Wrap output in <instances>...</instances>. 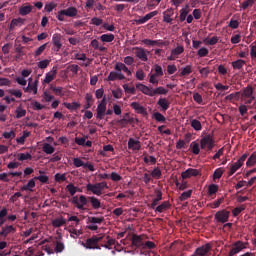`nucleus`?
Segmentation results:
<instances>
[{"label":"nucleus","mask_w":256,"mask_h":256,"mask_svg":"<svg viewBox=\"0 0 256 256\" xmlns=\"http://www.w3.org/2000/svg\"><path fill=\"white\" fill-rule=\"evenodd\" d=\"M103 189H109V185H107V182L105 181L96 184L88 183L86 185V190L90 191V193H93V195H97L98 197L103 195Z\"/></svg>","instance_id":"obj_1"},{"label":"nucleus","mask_w":256,"mask_h":256,"mask_svg":"<svg viewBox=\"0 0 256 256\" xmlns=\"http://www.w3.org/2000/svg\"><path fill=\"white\" fill-rule=\"evenodd\" d=\"M215 147V138L212 134H206L204 137L200 140V148L203 151H213V148Z\"/></svg>","instance_id":"obj_2"},{"label":"nucleus","mask_w":256,"mask_h":256,"mask_svg":"<svg viewBox=\"0 0 256 256\" xmlns=\"http://www.w3.org/2000/svg\"><path fill=\"white\" fill-rule=\"evenodd\" d=\"M100 241H103V236L94 235L91 238H88L86 242H82V245L85 247V249L101 250V246H99Z\"/></svg>","instance_id":"obj_3"},{"label":"nucleus","mask_w":256,"mask_h":256,"mask_svg":"<svg viewBox=\"0 0 256 256\" xmlns=\"http://www.w3.org/2000/svg\"><path fill=\"white\" fill-rule=\"evenodd\" d=\"M77 13H79L77 8L71 6V7H68L67 9L60 10L58 12L57 19L58 21H65V17L74 18V17H77Z\"/></svg>","instance_id":"obj_4"},{"label":"nucleus","mask_w":256,"mask_h":256,"mask_svg":"<svg viewBox=\"0 0 256 256\" xmlns=\"http://www.w3.org/2000/svg\"><path fill=\"white\" fill-rule=\"evenodd\" d=\"M145 239H147L146 235H138V234H133L132 235V247H134L135 249H140L141 251H143V247L145 244Z\"/></svg>","instance_id":"obj_5"},{"label":"nucleus","mask_w":256,"mask_h":256,"mask_svg":"<svg viewBox=\"0 0 256 256\" xmlns=\"http://www.w3.org/2000/svg\"><path fill=\"white\" fill-rule=\"evenodd\" d=\"M72 203L73 205H76L79 211H85V207H87V203H89V200H87V197L85 195H80L79 198L77 196H74L72 199Z\"/></svg>","instance_id":"obj_6"},{"label":"nucleus","mask_w":256,"mask_h":256,"mask_svg":"<svg viewBox=\"0 0 256 256\" xmlns=\"http://www.w3.org/2000/svg\"><path fill=\"white\" fill-rule=\"evenodd\" d=\"M132 51L134 55H136L137 59H140V61L147 62L149 61V51L145 50L143 47H133Z\"/></svg>","instance_id":"obj_7"},{"label":"nucleus","mask_w":256,"mask_h":256,"mask_svg":"<svg viewBox=\"0 0 256 256\" xmlns=\"http://www.w3.org/2000/svg\"><path fill=\"white\" fill-rule=\"evenodd\" d=\"M230 215V211L223 209L216 212L214 219L217 221V223H227V221H229Z\"/></svg>","instance_id":"obj_8"},{"label":"nucleus","mask_w":256,"mask_h":256,"mask_svg":"<svg viewBox=\"0 0 256 256\" xmlns=\"http://www.w3.org/2000/svg\"><path fill=\"white\" fill-rule=\"evenodd\" d=\"M73 165L77 168L83 167L84 169H88L91 172L95 171V166L93 165V163L91 162L84 163L83 160H81L80 158H74Z\"/></svg>","instance_id":"obj_9"},{"label":"nucleus","mask_w":256,"mask_h":256,"mask_svg":"<svg viewBox=\"0 0 256 256\" xmlns=\"http://www.w3.org/2000/svg\"><path fill=\"white\" fill-rule=\"evenodd\" d=\"M24 93H33L37 95L39 91V80L36 79L33 83L29 82L27 87H23Z\"/></svg>","instance_id":"obj_10"},{"label":"nucleus","mask_w":256,"mask_h":256,"mask_svg":"<svg viewBox=\"0 0 256 256\" xmlns=\"http://www.w3.org/2000/svg\"><path fill=\"white\" fill-rule=\"evenodd\" d=\"M198 175H201V171L194 168H188L181 173L182 179H191V177H198Z\"/></svg>","instance_id":"obj_11"},{"label":"nucleus","mask_w":256,"mask_h":256,"mask_svg":"<svg viewBox=\"0 0 256 256\" xmlns=\"http://www.w3.org/2000/svg\"><path fill=\"white\" fill-rule=\"evenodd\" d=\"M62 38H63V36H61V34H59V33H55L52 36V43H53L54 47H56L55 51L57 53H59V51H61V47H63V43H61Z\"/></svg>","instance_id":"obj_12"},{"label":"nucleus","mask_w":256,"mask_h":256,"mask_svg":"<svg viewBox=\"0 0 256 256\" xmlns=\"http://www.w3.org/2000/svg\"><path fill=\"white\" fill-rule=\"evenodd\" d=\"M173 15H175V10H173V8H168L165 10L163 12V22L171 25V23H173V18H171Z\"/></svg>","instance_id":"obj_13"},{"label":"nucleus","mask_w":256,"mask_h":256,"mask_svg":"<svg viewBox=\"0 0 256 256\" xmlns=\"http://www.w3.org/2000/svg\"><path fill=\"white\" fill-rule=\"evenodd\" d=\"M158 13V11L150 12L146 14L144 17L135 20V22L137 23V25H143L144 23H147V21L153 19V17L157 16Z\"/></svg>","instance_id":"obj_14"},{"label":"nucleus","mask_w":256,"mask_h":256,"mask_svg":"<svg viewBox=\"0 0 256 256\" xmlns=\"http://www.w3.org/2000/svg\"><path fill=\"white\" fill-rule=\"evenodd\" d=\"M171 209V203L169 201H164L160 205L156 206L153 211L156 213H165V211H169Z\"/></svg>","instance_id":"obj_15"},{"label":"nucleus","mask_w":256,"mask_h":256,"mask_svg":"<svg viewBox=\"0 0 256 256\" xmlns=\"http://www.w3.org/2000/svg\"><path fill=\"white\" fill-rule=\"evenodd\" d=\"M16 229L13 225H6L1 228L0 237H7L11 235V233H15Z\"/></svg>","instance_id":"obj_16"},{"label":"nucleus","mask_w":256,"mask_h":256,"mask_svg":"<svg viewBox=\"0 0 256 256\" xmlns=\"http://www.w3.org/2000/svg\"><path fill=\"white\" fill-rule=\"evenodd\" d=\"M156 198L153 199L152 203L149 205L150 209H155L159 205V201H163V192L161 190H155Z\"/></svg>","instance_id":"obj_17"},{"label":"nucleus","mask_w":256,"mask_h":256,"mask_svg":"<svg viewBox=\"0 0 256 256\" xmlns=\"http://www.w3.org/2000/svg\"><path fill=\"white\" fill-rule=\"evenodd\" d=\"M128 149H132V151L141 150V142L139 140L129 138V140H128Z\"/></svg>","instance_id":"obj_18"},{"label":"nucleus","mask_w":256,"mask_h":256,"mask_svg":"<svg viewBox=\"0 0 256 256\" xmlns=\"http://www.w3.org/2000/svg\"><path fill=\"white\" fill-rule=\"evenodd\" d=\"M136 87L139 89V91L143 92L144 95H148V97H153V89L149 88L145 84L138 83L136 84Z\"/></svg>","instance_id":"obj_19"},{"label":"nucleus","mask_w":256,"mask_h":256,"mask_svg":"<svg viewBox=\"0 0 256 256\" xmlns=\"http://www.w3.org/2000/svg\"><path fill=\"white\" fill-rule=\"evenodd\" d=\"M117 79H119V81H123V79H125V75L121 72L115 71L109 73L108 81H117Z\"/></svg>","instance_id":"obj_20"},{"label":"nucleus","mask_w":256,"mask_h":256,"mask_svg":"<svg viewBox=\"0 0 256 256\" xmlns=\"http://www.w3.org/2000/svg\"><path fill=\"white\" fill-rule=\"evenodd\" d=\"M157 105L160 106L161 111H167L171 105V102L167 98H159Z\"/></svg>","instance_id":"obj_21"},{"label":"nucleus","mask_w":256,"mask_h":256,"mask_svg":"<svg viewBox=\"0 0 256 256\" xmlns=\"http://www.w3.org/2000/svg\"><path fill=\"white\" fill-rule=\"evenodd\" d=\"M55 77H57V67H53L52 71H50L46 74L44 83H47V84L51 83V81H53L55 79Z\"/></svg>","instance_id":"obj_22"},{"label":"nucleus","mask_w":256,"mask_h":256,"mask_svg":"<svg viewBox=\"0 0 256 256\" xmlns=\"http://www.w3.org/2000/svg\"><path fill=\"white\" fill-rule=\"evenodd\" d=\"M130 107L136 111V113H139L140 115H145V107L141 106L138 102H132L130 104Z\"/></svg>","instance_id":"obj_23"},{"label":"nucleus","mask_w":256,"mask_h":256,"mask_svg":"<svg viewBox=\"0 0 256 256\" xmlns=\"http://www.w3.org/2000/svg\"><path fill=\"white\" fill-rule=\"evenodd\" d=\"M240 95L242 99H247L248 97L253 96V87L247 86L246 88L243 89L242 92H240Z\"/></svg>","instance_id":"obj_24"},{"label":"nucleus","mask_w":256,"mask_h":256,"mask_svg":"<svg viewBox=\"0 0 256 256\" xmlns=\"http://www.w3.org/2000/svg\"><path fill=\"white\" fill-rule=\"evenodd\" d=\"M25 24V19L23 18H14L11 21L10 29H15L16 27H21V25Z\"/></svg>","instance_id":"obj_25"},{"label":"nucleus","mask_w":256,"mask_h":256,"mask_svg":"<svg viewBox=\"0 0 256 256\" xmlns=\"http://www.w3.org/2000/svg\"><path fill=\"white\" fill-rule=\"evenodd\" d=\"M63 225H67V220L63 217L56 218L52 221V226L55 228L63 227Z\"/></svg>","instance_id":"obj_26"},{"label":"nucleus","mask_w":256,"mask_h":256,"mask_svg":"<svg viewBox=\"0 0 256 256\" xmlns=\"http://www.w3.org/2000/svg\"><path fill=\"white\" fill-rule=\"evenodd\" d=\"M96 111H97L96 119L101 120L103 119V117H105V112L107 111V107L98 104Z\"/></svg>","instance_id":"obj_27"},{"label":"nucleus","mask_w":256,"mask_h":256,"mask_svg":"<svg viewBox=\"0 0 256 256\" xmlns=\"http://www.w3.org/2000/svg\"><path fill=\"white\" fill-rule=\"evenodd\" d=\"M16 55L14 56L15 61H21L23 59V55H25V52H23V46L19 45L15 47Z\"/></svg>","instance_id":"obj_28"},{"label":"nucleus","mask_w":256,"mask_h":256,"mask_svg":"<svg viewBox=\"0 0 256 256\" xmlns=\"http://www.w3.org/2000/svg\"><path fill=\"white\" fill-rule=\"evenodd\" d=\"M31 11H33L32 5H26V6H22L19 8V13H20V15H22V17L29 15V13H31Z\"/></svg>","instance_id":"obj_29"},{"label":"nucleus","mask_w":256,"mask_h":256,"mask_svg":"<svg viewBox=\"0 0 256 256\" xmlns=\"http://www.w3.org/2000/svg\"><path fill=\"white\" fill-rule=\"evenodd\" d=\"M33 189H35V179L29 180L26 185L21 187V191L33 192Z\"/></svg>","instance_id":"obj_30"},{"label":"nucleus","mask_w":256,"mask_h":256,"mask_svg":"<svg viewBox=\"0 0 256 256\" xmlns=\"http://www.w3.org/2000/svg\"><path fill=\"white\" fill-rule=\"evenodd\" d=\"M42 151L44 153H46V155H53V153H55V147H53L51 144L49 143H45L42 146Z\"/></svg>","instance_id":"obj_31"},{"label":"nucleus","mask_w":256,"mask_h":256,"mask_svg":"<svg viewBox=\"0 0 256 256\" xmlns=\"http://www.w3.org/2000/svg\"><path fill=\"white\" fill-rule=\"evenodd\" d=\"M167 93H169V90L159 86L152 90V97H155V95H167Z\"/></svg>","instance_id":"obj_32"},{"label":"nucleus","mask_w":256,"mask_h":256,"mask_svg":"<svg viewBox=\"0 0 256 256\" xmlns=\"http://www.w3.org/2000/svg\"><path fill=\"white\" fill-rule=\"evenodd\" d=\"M134 119L129 116V113L125 114V117L118 120V125H129V123H133Z\"/></svg>","instance_id":"obj_33"},{"label":"nucleus","mask_w":256,"mask_h":256,"mask_svg":"<svg viewBox=\"0 0 256 256\" xmlns=\"http://www.w3.org/2000/svg\"><path fill=\"white\" fill-rule=\"evenodd\" d=\"M93 209H101V201L95 196L88 197Z\"/></svg>","instance_id":"obj_34"},{"label":"nucleus","mask_w":256,"mask_h":256,"mask_svg":"<svg viewBox=\"0 0 256 256\" xmlns=\"http://www.w3.org/2000/svg\"><path fill=\"white\" fill-rule=\"evenodd\" d=\"M218 191H219V185L210 184L208 186V195H209V197H213L214 195H217Z\"/></svg>","instance_id":"obj_35"},{"label":"nucleus","mask_w":256,"mask_h":256,"mask_svg":"<svg viewBox=\"0 0 256 256\" xmlns=\"http://www.w3.org/2000/svg\"><path fill=\"white\" fill-rule=\"evenodd\" d=\"M240 167H243V165L239 162H235L234 164H232L230 166V171L228 173L229 177H231V175H235V173H237V171H239Z\"/></svg>","instance_id":"obj_36"},{"label":"nucleus","mask_w":256,"mask_h":256,"mask_svg":"<svg viewBox=\"0 0 256 256\" xmlns=\"http://www.w3.org/2000/svg\"><path fill=\"white\" fill-rule=\"evenodd\" d=\"M103 221H105L104 217H88V223H92L94 225H101V223H103Z\"/></svg>","instance_id":"obj_37"},{"label":"nucleus","mask_w":256,"mask_h":256,"mask_svg":"<svg viewBox=\"0 0 256 256\" xmlns=\"http://www.w3.org/2000/svg\"><path fill=\"white\" fill-rule=\"evenodd\" d=\"M193 73V67L191 65H187L184 68H182L180 72V77H187V75H191Z\"/></svg>","instance_id":"obj_38"},{"label":"nucleus","mask_w":256,"mask_h":256,"mask_svg":"<svg viewBox=\"0 0 256 256\" xmlns=\"http://www.w3.org/2000/svg\"><path fill=\"white\" fill-rule=\"evenodd\" d=\"M64 107H66V109H69L70 111H77V109L81 107V104L77 102H72V103L64 102Z\"/></svg>","instance_id":"obj_39"},{"label":"nucleus","mask_w":256,"mask_h":256,"mask_svg":"<svg viewBox=\"0 0 256 256\" xmlns=\"http://www.w3.org/2000/svg\"><path fill=\"white\" fill-rule=\"evenodd\" d=\"M191 127L194 131H201L203 129V126L201 125V122L197 119H193L190 122Z\"/></svg>","instance_id":"obj_40"},{"label":"nucleus","mask_w":256,"mask_h":256,"mask_svg":"<svg viewBox=\"0 0 256 256\" xmlns=\"http://www.w3.org/2000/svg\"><path fill=\"white\" fill-rule=\"evenodd\" d=\"M245 60L242 59H238L234 62H232V67L233 69H237L238 71H241V69H243V65H245Z\"/></svg>","instance_id":"obj_41"},{"label":"nucleus","mask_w":256,"mask_h":256,"mask_svg":"<svg viewBox=\"0 0 256 256\" xmlns=\"http://www.w3.org/2000/svg\"><path fill=\"white\" fill-rule=\"evenodd\" d=\"M100 39L103 43H111L115 40V35H113V34H103L100 37Z\"/></svg>","instance_id":"obj_42"},{"label":"nucleus","mask_w":256,"mask_h":256,"mask_svg":"<svg viewBox=\"0 0 256 256\" xmlns=\"http://www.w3.org/2000/svg\"><path fill=\"white\" fill-rule=\"evenodd\" d=\"M241 97V92H236V93H232L229 94L228 96L225 97L226 101H239Z\"/></svg>","instance_id":"obj_43"},{"label":"nucleus","mask_w":256,"mask_h":256,"mask_svg":"<svg viewBox=\"0 0 256 256\" xmlns=\"http://www.w3.org/2000/svg\"><path fill=\"white\" fill-rule=\"evenodd\" d=\"M7 208H3L0 211V227H3V225H5V222L7 221V219H5V217H7Z\"/></svg>","instance_id":"obj_44"},{"label":"nucleus","mask_w":256,"mask_h":256,"mask_svg":"<svg viewBox=\"0 0 256 256\" xmlns=\"http://www.w3.org/2000/svg\"><path fill=\"white\" fill-rule=\"evenodd\" d=\"M63 251H65V244L61 241H56L54 253H63Z\"/></svg>","instance_id":"obj_45"},{"label":"nucleus","mask_w":256,"mask_h":256,"mask_svg":"<svg viewBox=\"0 0 256 256\" xmlns=\"http://www.w3.org/2000/svg\"><path fill=\"white\" fill-rule=\"evenodd\" d=\"M190 147L194 155H199V153H201V148L199 147V143L193 141L191 142Z\"/></svg>","instance_id":"obj_46"},{"label":"nucleus","mask_w":256,"mask_h":256,"mask_svg":"<svg viewBox=\"0 0 256 256\" xmlns=\"http://www.w3.org/2000/svg\"><path fill=\"white\" fill-rule=\"evenodd\" d=\"M54 179L56 183H63L64 181H67V174L56 173Z\"/></svg>","instance_id":"obj_47"},{"label":"nucleus","mask_w":256,"mask_h":256,"mask_svg":"<svg viewBox=\"0 0 256 256\" xmlns=\"http://www.w3.org/2000/svg\"><path fill=\"white\" fill-rule=\"evenodd\" d=\"M256 164V153H252L246 161V166L253 167Z\"/></svg>","instance_id":"obj_48"},{"label":"nucleus","mask_w":256,"mask_h":256,"mask_svg":"<svg viewBox=\"0 0 256 256\" xmlns=\"http://www.w3.org/2000/svg\"><path fill=\"white\" fill-rule=\"evenodd\" d=\"M156 247L157 245H155L154 242L148 241L147 239H145L142 251H145L146 249H155Z\"/></svg>","instance_id":"obj_49"},{"label":"nucleus","mask_w":256,"mask_h":256,"mask_svg":"<svg viewBox=\"0 0 256 256\" xmlns=\"http://www.w3.org/2000/svg\"><path fill=\"white\" fill-rule=\"evenodd\" d=\"M162 175L163 173L159 167L154 168L151 172V177H153V179H159Z\"/></svg>","instance_id":"obj_50"},{"label":"nucleus","mask_w":256,"mask_h":256,"mask_svg":"<svg viewBox=\"0 0 256 256\" xmlns=\"http://www.w3.org/2000/svg\"><path fill=\"white\" fill-rule=\"evenodd\" d=\"M106 239H107V243L102 244L101 247H104L105 249H111V247H113V245H115V239H112L109 236H107Z\"/></svg>","instance_id":"obj_51"},{"label":"nucleus","mask_w":256,"mask_h":256,"mask_svg":"<svg viewBox=\"0 0 256 256\" xmlns=\"http://www.w3.org/2000/svg\"><path fill=\"white\" fill-rule=\"evenodd\" d=\"M184 51H185V48L183 46H177L176 48L171 50V53L172 55L179 57V55H181Z\"/></svg>","instance_id":"obj_52"},{"label":"nucleus","mask_w":256,"mask_h":256,"mask_svg":"<svg viewBox=\"0 0 256 256\" xmlns=\"http://www.w3.org/2000/svg\"><path fill=\"white\" fill-rule=\"evenodd\" d=\"M153 117L156 121H158V123H165V121H167V119L160 112L154 113Z\"/></svg>","instance_id":"obj_53"},{"label":"nucleus","mask_w":256,"mask_h":256,"mask_svg":"<svg viewBox=\"0 0 256 256\" xmlns=\"http://www.w3.org/2000/svg\"><path fill=\"white\" fill-rule=\"evenodd\" d=\"M191 195H193V190L183 192L180 196V201H187V199H190Z\"/></svg>","instance_id":"obj_54"},{"label":"nucleus","mask_w":256,"mask_h":256,"mask_svg":"<svg viewBox=\"0 0 256 256\" xmlns=\"http://www.w3.org/2000/svg\"><path fill=\"white\" fill-rule=\"evenodd\" d=\"M8 93L16 97L17 99H21V97H23V92H21V90L10 89L8 90Z\"/></svg>","instance_id":"obj_55"},{"label":"nucleus","mask_w":256,"mask_h":256,"mask_svg":"<svg viewBox=\"0 0 256 256\" xmlns=\"http://www.w3.org/2000/svg\"><path fill=\"white\" fill-rule=\"evenodd\" d=\"M204 43L206 45H217L219 43V38L217 36L212 37L210 40L209 39H204Z\"/></svg>","instance_id":"obj_56"},{"label":"nucleus","mask_w":256,"mask_h":256,"mask_svg":"<svg viewBox=\"0 0 256 256\" xmlns=\"http://www.w3.org/2000/svg\"><path fill=\"white\" fill-rule=\"evenodd\" d=\"M112 95L114 99H121L123 97V90H121V88L112 90Z\"/></svg>","instance_id":"obj_57"},{"label":"nucleus","mask_w":256,"mask_h":256,"mask_svg":"<svg viewBox=\"0 0 256 256\" xmlns=\"http://www.w3.org/2000/svg\"><path fill=\"white\" fill-rule=\"evenodd\" d=\"M242 211H245V205H241L240 207L234 208L232 210L233 217H238Z\"/></svg>","instance_id":"obj_58"},{"label":"nucleus","mask_w":256,"mask_h":256,"mask_svg":"<svg viewBox=\"0 0 256 256\" xmlns=\"http://www.w3.org/2000/svg\"><path fill=\"white\" fill-rule=\"evenodd\" d=\"M45 49H47V43L41 45L39 48H37V50L34 53V57H40V55L43 54V51H45Z\"/></svg>","instance_id":"obj_59"},{"label":"nucleus","mask_w":256,"mask_h":256,"mask_svg":"<svg viewBox=\"0 0 256 256\" xmlns=\"http://www.w3.org/2000/svg\"><path fill=\"white\" fill-rule=\"evenodd\" d=\"M88 137L84 136L82 138L76 137L74 139L76 145H80L81 147H85V142L87 141Z\"/></svg>","instance_id":"obj_60"},{"label":"nucleus","mask_w":256,"mask_h":256,"mask_svg":"<svg viewBox=\"0 0 256 256\" xmlns=\"http://www.w3.org/2000/svg\"><path fill=\"white\" fill-rule=\"evenodd\" d=\"M187 15H189V11L187 10V8H182L180 10V21H181V23H183V21H185V19H187Z\"/></svg>","instance_id":"obj_61"},{"label":"nucleus","mask_w":256,"mask_h":256,"mask_svg":"<svg viewBox=\"0 0 256 256\" xmlns=\"http://www.w3.org/2000/svg\"><path fill=\"white\" fill-rule=\"evenodd\" d=\"M67 191L70 193V195L73 197V195H75V193H77V187H75L74 184H68L66 186Z\"/></svg>","instance_id":"obj_62"},{"label":"nucleus","mask_w":256,"mask_h":256,"mask_svg":"<svg viewBox=\"0 0 256 256\" xmlns=\"http://www.w3.org/2000/svg\"><path fill=\"white\" fill-rule=\"evenodd\" d=\"M228 27H230V29H239V21L231 18Z\"/></svg>","instance_id":"obj_63"},{"label":"nucleus","mask_w":256,"mask_h":256,"mask_svg":"<svg viewBox=\"0 0 256 256\" xmlns=\"http://www.w3.org/2000/svg\"><path fill=\"white\" fill-rule=\"evenodd\" d=\"M220 177H223V169L222 168L216 169L213 174L214 181H215V179H219Z\"/></svg>","instance_id":"obj_64"}]
</instances>
